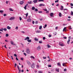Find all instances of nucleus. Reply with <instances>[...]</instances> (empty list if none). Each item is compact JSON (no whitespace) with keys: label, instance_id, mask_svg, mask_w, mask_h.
I'll return each instance as SVG.
<instances>
[{"label":"nucleus","instance_id":"61","mask_svg":"<svg viewBox=\"0 0 73 73\" xmlns=\"http://www.w3.org/2000/svg\"><path fill=\"white\" fill-rule=\"evenodd\" d=\"M43 58L44 59H46V57H43Z\"/></svg>","mask_w":73,"mask_h":73},{"label":"nucleus","instance_id":"2","mask_svg":"<svg viewBox=\"0 0 73 73\" xmlns=\"http://www.w3.org/2000/svg\"><path fill=\"white\" fill-rule=\"evenodd\" d=\"M59 45L61 46H65V44L64 43H62L61 42H59Z\"/></svg>","mask_w":73,"mask_h":73},{"label":"nucleus","instance_id":"44","mask_svg":"<svg viewBox=\"0 0 73 73\" xmlns=\"http://www.w3.org/2000/svg\"><path fill=\"white\" fill-rule=\"evenodd\" d=\"M59 0H57L55 1V3H58V2Z\"/></svg>","mask_w":73,"mask_h":73},{"label":"nucleus","instance_id":"45","mask_svg":"<svg viewBox=\"0 0 73 73\" xmlns=\"http://www.w3.org/2000/svg\"><path fill=\"white\" fill-rule=\"evenodd\" d=\"M48 37H52V35H48Z\"/></svg>","mask_w":73,"mask_h":73},{"label":"nucleus","instance_id":"33","mask_svg":"<svg viewBox=\"0 0 73 73\" xmlns=\"http://www.w3.org/2000/svg\"><path fill=\"white\" fill-rule=\"evenodd\" d=\"M35 7H32V10H35Z\"/></svg>","mask_w":73,"mask_h":73},{"label":"nucleus","instance_id":"21","mask_svg":"<svg viewBox=\"0 0 73 73\" xmlns=\"http://www.w3.org/2000/svg\"><path fill=\"white\" fill-rule=\"evenodd\" d=\"M40 32H41V31L38 30L36 31V33H40Z\"/></svg>","mask_w":73,"mask_h":73},{"label":"nucleus","instance_id":"15","mask_svg":"<svg viewBox=\"0 0 73 73\" xmlns=\"http://www.w3.org/2000/svg\"><path fill=\"white\" fill-rule=\"evenodd\" d=\"M60 70V69L59 68H56V70L58 72H59V70Z\"/></svg>","mask_w":73,"mask_h":73},{"label":"nucleus","instance_id":"53","mask_svg":"<svg viewBox=\"0 0 73 73\" xmlns=\"http://www.w3.org/2000/svg\"><path fill=\"white\" fill-rule=\"evenodd\" d=\"M43 40H45V37H44L43 38Z\"/></svg>","mask_w":73,"mask_h":73},{"label":"nucleus","instance_id":"3","mask_svg":"<svg viewBox=\"0 0 73 73\" xmlns=\"http://www.w3.org/2000/svg\"><path fill=\"white\" fill-rule=\"evenodd\" d=\"M26 52L27 54H29L30 53V50L29 48L26 49Z\"/></svg>","mask_w":73,"mask_h":73},{"label":"nucleus","instance_id":"30","mask_svg":"<svg viewBox=\"0 0 73 73\" xmlns=\"http://www.w3.org/2000/svg\"><path fill=\"white\" fill-rule=\"evenodd\" d=\"M9 10H10V11H13V10H12V8H10V9H9Z\"/></svg>","mask_w":73,"mask_h":73},{"label":"nucleus","instance_id":"46","mask_svg":"<svg viewBox=\"0 0 73 73\" xmlns=\"http://www.w3.org/2000/svg\"><path fill=\"white\" fill-rule=\"evenodd\" d=\"M19 20H20V21L22 20V18H21V17H19Z\"/></svg>","mask_w":73,"mask_h":73},{"label":"nucleus","instance_id":"4","mask_svg":"<svg viewBox=\"0 0 73 73\" xmlns=\"http://www.w3.org/2000/svg\"><path fill=\"white\" fill-rule=\"evenodd\" d=\"M41 49V47L40 46H39L38 47L36 48V50L38 51H40Z\"/></svg>","mask_w":73,"mask_h":73},{"label":"nucleus","instance_id":"5","mask_svg":"<svg viewBox=\"0 0 73 73\" xmlns=\"http://www.w3.org/2000/svg\"><path fill=\"white\" fill-rule=\"evenodd\" d=\"M31 68H33V69H34V68H35V64L34 63H33V64H32L31 66Z\"/></svg>","mask_w":73,"mask_h":73},{"label":"nucleus","instance_id":"28","mask_svg":"<svg viewBox=\"0 0 73 73\" xmlns=\"http://www.w3.org/2000/svg\"><path fill=\"white\" fill-rule=\"evenodd\" d=\"M66 27H64L63 29V31L64 32V31L66 30Z\"/></svg>","mask_w":73,"mask_h":73},{"label":"nucleus","instance_id":"49","mask_svg":"<svg viewBox=\"0 0 73 73\" xmlns=\"http://www.w3.org/2000/svg\"><path fill=\"white\" fill-rule=\"evenodd\" d=\"M16 60H17V61L19 60V59H18V58H17V57H16Z\"/></svg>","mask_w":73,"mask_h":73},{"label":"nucleus","instance_id":"26","mask_svg":"<svg viewBox=\"0 0 73 73\" xmlns=\"http://www.w3.org/2000/svg\"><path fill=\"white\" fill-rule=\"evenodd\" d=\"M66 64V63H63L62 64L63 66H65V64Z\"/></svg>","mask_w":73,"mask_h":73},{"label":"nucleus","instance_id":"19","mask_svg":"<svg viewBox=\"0 0 73 73\" xmlns=\"http://www.w3.org/2000/svg\"><path fill=\"white\" fill-rule=\"evenodd\" d=\"M68 28L70 29H72V28L71 27V26H68Z\"/></svg>","mask_w":73,"mask_h":73},{"label":"nucleus","instance_id":"41","mask_svg":"<svg viewBox=\"0 0 73 73\" xmlns=\"http://www.w3.org/2000/svg\"><path fill=\"white\" fill-rule=\"evenodd\" d=\"M18 28H19V27H17L15 28V29L17 30L18 29Z\"/></svg>","mask_w":73,"mask_h":73},{"label":"nucleus","instance_id":"54","mask_svg":"<svg viewBox=\"0 0 73 73\" xmlns=\"http://www.w3.org/2000/svg\"><path fill=\"white\" fill-rule=\"evenodd\" d=\"M32 24H35V21H33Z\"/></svg>","mask_w":73,"mask_h":73},{"label":"nucleus","instance_id":"48","mask_svg":"<svg viewBox=\"0 0 73 73\" xmlns=\"http://www.w3.org/2000/svg\"><path fill=\"white\" fill-rule=\"evenodd\" d=\"M24 55H25V56H27V54H26L24 52Z\"/></svg>","mask_w":73,"mask_h":73},{"label":"nucleus","instance_id":"60","mask_svg":"<svg viewBox=\"0 0 73 73\" xmlns=\"http://www.w3.org/2000/svg\"><path fill=\"white\" fill-rule=\"evenodd\" d=\"M66 70V69H64V72H65Z\"/></svg>","mask_w":73,"mask_h":73},{"label":"nucleus","instance_id":"37","mask_svg":"<svg viewBox=\"0 0 73 73\" xmlns=\"http://www.w3.org/2000/svg\"><path fill=\"white\" fill-rule=\"evenodd\" d=\"M71 15L72 16L73 15V12L72 11H71Z\"/></svg>","mask_w":73,"mask_h":73},{"label":"nucleus","instance_id":"7","mask_svg":"<svg viewBox=\"0 0 73 73\" xmlns=\"http://www.w3.org/2000/svg\"><path fill=\"white\" fill-rule=\"evenodd\" d=\"M27 62L29 65L30 66L31 65V62H29V61L28 60H27Z\"/></svg>","mask_w":73,"mask_h":73},{"label":"nucleus","instance_id":"23","mask_svg":"<svg viewBox=\"0 0 73 73\" xmlns=\"http://www.w3.org/2000/svg\"><path fill=\"white\" fill-rule=\"evenodd\" d=\"M70 39H69L67 41V44H69V42H70Z\"/></svg>","mask_w":73,"mask_h":73},{"label":"nucleus","instance_id":"62","mask_svg":"<svg viewBox=\"0 0 73 73\" xmlns=\"http://www.w3.org/2000/svg\"><path fill=\"white\" fill-rule=\"evenodd\" d=\"M49 11H46V13H49Z\"/></svg>","mask_w":73,"mask_h":73},{"label":"nucleus","instance_id":"17","mask_svg":"<svg viewBox=\"0 0 73 73\" xmlns=\"http://www.w3.org/2000/svg\"><path fill=\"white\" fill-rule=\"evenodd\" d=\"M62 14H61V13H59V17H61L62 16Z\"/></svg>","mask_w":73,"mask_h":73},{"label":"nucleus","instance_id":"43","mask_svg":"<svg viewBox=\"0 0 73 73\" xmlns=\"http://www.w3.org/2000/svg\"><path fill=\"white\" fill-rule=\"evenodd\" d=\"M42 11H41L38 12V13H42Z\"/></svg>","mask_w":73,"mask_h":73},{"label":"nucleus","instance_id":"58","mask_svg":"<svg viewBox=\"0 0 73 73\" xmlns=\"http://www.w3.org/2000/svg\"><path fill=\"white\" fill-rule=\"evenodd\" d=\"M11 59L12 60H13V57L12 56H11Z\"/></svg>","mask_w":73,"mask_h":73},{"label":"nucleus","instance_id":"12","mask_svg":"<svg viewBox=\"0 0 73 73\" xmlns=\"http://www.w3.org/2000/svg\"><path fill=\"white\" fill-rule=\"evenodd\" d=\"M7 29H11V27H10L9 26H8L7 27Z\"/></svg>","mask_w":73,"mask_h":73},{"label":"nucleus","instance_id":"6","mask_svg":"<svg viewBox=\"0 0 73 73\" xmlns=\"http://www.w3.org/2000/svg\"><path fill=\"white\" fill-rule=\"evenodd\" d=\"M15 19V17H11L10 18L9 20H13Z\"/></svg>","mask_w":73,"mask_h":73},{"label":"nucleus","instance_id":"1","mask_svg":"<svg viewBox=\"0 0 73 73\" xmlns=\"http://www.w3.org/2000/svg\"><path fill=\"white\" fill-rule=\"evenodd\" d=\"M29 37L27 36L25 39H24L25 40H27V41L29 42H31L32 40H29Z\"/></svg>","mask_w":73,"mask_h":73},{"label":"nucleus","instance_id":"55","mask_svg":"<svg viewBox=\"0 0 73 73\" xmlns=\"http://www.w3.org/2000/svg\"><path fill=\"white\" fill-rule=\"evenodd\" d=\"M48 67H52V66L51 65H48Z\"/></svg>","mask_w":73,"mask_h":73},{"label":"nucleus","instance_id":"59","mask_svg":"<svg viewBox=\"0 0 73 73\" xmlns=\"http://www.w3.org/2000/svg\"><path fill=\"white\" fill-rule=\"evenodd\" d=\"M70 5H71V6H73V3H71L70 4Z\"/></svg>","mask_w":73,"mask_h":73},{"label":"nucleus","instance_id":"27","mask_svg":"<svg viewBox=\"0 0 73 73\" xmlns=\"http://www.w3.org/2000/svg\"><path fill=\"white\" fill-rule=\"evenodd\" d=\"M39 43L40 44H42V40L40 41L39 42Z\"/></svg>","mask_w":73,"mask_h":73},{"label":"nucleus","instance_id":"24","mask_svg":"<svg viewBox=\"0 0 73 73\" xmlns=\"http://www.w3.org/2000/svg\"><path fill=\"white\" fill-rule=\"evenodd\" d=\"M47 46H48L47 48H50V46L48 45V44L47 45Z\"/></svg>","mask_w":73,"mask_h":73},{"label":"nucleus","instance_id":"13","mask_svg":"<svg viewBox=\"0 0 73 73\" xmlns=\"http://www.w3.org/2000/svg\"><path fill=\"white\" fill-rule=\"evenodd\" d=\"M27 21H28V22H31V19H28L27 20Z\"/></svg>","mask_w":73,"mask_h":73},{"label":"nucleus","instance_id":"29","mask_svg":"<svg viewBox=\"0 0 73 73\" xmlns=\"http://www.w3.org/2000/svg\"><path fill=\"white\" fill-rule=\"evenodd\" d=\"M35 41H38V39H37L36 38H35Z\"/></svg>","mask_w":73,"mask_h":73},{"label":"nucleus","instance_id":"56","mask_svg":"<svg viewBox=\"0 0 73 73\" xmlns=\"http://www.w3.org/2000/svg\"><path fill=\"white\" fill-rule=\"evenodd\" d=\"M43 10L45 11H47V9H44Z\"/></svg>","mask_w":73,"mask_h":73},{"label":"nucleus","instance_id":"51","mask_svg":"<svg viewBox=\"0 0 73 73\" xmlns=\"http://www.w3.org/2000/svg\"><path fill=\"white\" fill-rule=\"evenodd\" d=\"M14 56H15V57H17V56L16 54H14Z\"/></svg>","mask_w":73,"mask_h":73},{"label":"nucleus","instance_id":"11","mask_svg":"<svg viewBox=\"0 0 73 73\" xmlns=\"http://www.w3.org/2000/svg\"><path fill=\"white\" fill-rule=\"evenodd\" d=\"M63 9H64V7H63V6H61L60 10H61V11H62V10H63Z\"/></svg>","mask_w":73,"mask_h":73},{"label":"nucleus","instance_id":"39","mask_svg":"<svg viewBox=\"0 0 73 73\" xmlns=\"http://www.w3.org/2000/svg\"><path fill=\"white\" fill-rule=\"evenodd\" d=\"M24 8L25 9H27V6H25V7H24Z\"/></svg>","mask_w":73,"mask_h":73},{"label":"nucleus","instance_id":"63","mask_svg":"<svg viewBox=\"0 0 73 73\" xmlns=\"http://www.w3.org/2000/svg\"><path fill=\"white\" fill-rule=\"evenodd\" d=\"M44 27H47V25L46 24L45 25Z\"/></svg>","mask_w":73,"mask_h":73},{"label":"nucleus","instance_id":"16","mask_svg":"<svg viewBox=\"0 0 73 73\" xmlns=\"http://www.w3.org/2000/svg\"><path fill=\"white\" fill-rule=\"evenodd\" d=\"M28 4H32V1H28Z\"/></svg>","mask_w":73,"mask_h":73},{"label":"nucleus","instance_id":"34","mask_svg":"<svg viewBox=\"0 0 73 73\" xmlns=\"http://www.w3.org/2000/svg\"><path fill=\"white\" fill-rule=\"evenodd\" d=\"M38 1L40 2L41 1L44 2V0H38Z\"/></svg>","mask_w":73,"mask_h":73},{"label":"nucleus","instance_id":"47","mask_svg":"<svg viewBox=\"0 0 73 73\" xmlns=\"http://www.w3.org/2000/svg\"><path fill=\"white\" fill-rule=\"evenodd\" d=\"M7 16V14H4V15H3V16Z\"/></svg>","mask_w":73,"mask_h":73},{"label":"nucleus","instance_id":"31","mask_svg":"<svg viewBox=\"0 0 73 73\" xmlns=\"http://www.w3.org/2000/svg\"><path fill=\"white\" fill-rule=\"evenodd\" d=\"M35 11L36 12H37V11H38V9H37L36 8L35 10Z\"/></svg>","mask_w":73,"mask_h":73},{"label":"nucleus","instance_id":"35","mask_svg":"<svg viewBox=\"0 0 73 73\" xmlns=\"http://www.w3.org/2000/svg\"><path fill=\"white\" fill-rule=\"evenodd\" d=\"M6 37H8L9 36V35L8 34H6Z\"/></svg>","mask_w":73,"mask_h":73},{"label":"nucleus","instance_id":"38","mask_svg":"<svg viewBox=\"0 0 73 73\" xmlns=\"http://www.w3.org/2000/svg\"><path fill=\"white\" fill-rule=\"evenodd\" d=\"M26 16V17H27V16H28V13H27L25 15Z\"/></svg>","mask_w":73,"mask_h":73},{"label":"nucleus","instance_id":"14","mask_svg":"<svg viewBox=\"0 0 73 73\" xmlns=\"http://www.w3.org/2000/svg\"><path fill=\"white\" fill-rule=\"evenodd\" d=\"M37 0H34V1H33V3H36L37 2Z\"/></svg>","mask_w":73,"mask_h":73},{"label":"nucleus","instance_id":"64","mask_svg":"<svg viewBox=\"0 0 73 73\" xmlns=\"http://www.w3.org/2000/svg\"><path fill=\"white\" fill-rule=\"evenodd\" d=\"M54 35H56V33L55 32L54 33Z\"/></svg>","mask_w":73,"mask_h":73},{"label":"nucleus","instance_id":"22","mask_svg":"<svg viewBox=\"0 0 73 73\" xmlns=\"http://www.w3.org/2000/svg\"><path fill=\"white\" fill-rule=\"evenodd\" d=\"M3 12H4V11L3 10H0V13H3Z\"/></svg>","mask_w":73,"mask_h":73},{"label":"nucleus","instance_id":"8","mask_svg":"<svg viewBox=\"0 0 73 73\" xmlns=\"http://www.w3.org/2000/svg\"><path fill=\"white\" fill-rule=\"evenodd\" d=\"M24 1H21L19 2V3L21 5H23L24 4Z\"/></svg>","mask_w":73,"mask_h":73},{"label":"nucleus","instance_id":"40","mask_svg":"<svg viewBox=\"0 0 73 73\" xmlns=\"http://www.w3.org/2000/svg\"><path fill=\"white\" fill-rule=\"evenodd\" d=\"M4 31H7V29L6 28H4L3 29Z\"/></svg>","mask_w":73,"mask_h":73},{"label":"nucleus","instance_id":"57","mask_svg":"<svg viewBox=\"0 0 73 73\" xmlns=\"http://www.w3.org/2000/svg\"><path fill=\"white\" fill-rule=\"evenodd\" d=\"M63 38H64V39H66L67 38V37H64Z\"/></svg>","mask_w":73,"mask_h":73},{"label":"nucleus","instance_id":"18","mask_svg":"<svg viewBox=\"0 0 73 73\" xmlns=\"http://www.w3.org/2000/svg\"><path fill=\"white\" fill-rule=\"evenodd\" d=\"M31 58H33V59H35V58L34 56H31Z\"/></svg>","mask_w":73,"mask_h":73},{"label":"nucleus","instance_id":"42","mask_svg":"<svg viewBox=\"0 0 73 73\" xmlns=\"http://www.w3.org/2000/svg\"><path fill=\"white\" fill-rule=\"evenodd\" d=\"M36 68H39V65H38V64H37L36 65Z\"/></svg>","mask_w":73,"mask_h":73},{"label":"nucleus","instance_id":"20","mask_svg":"<svg viewBox=\"0 0 73 73\" xmlns=\"http://www.w3.org/2000/svg\"><path fill=\"white\" fill-rule=\"evenodd\" d=\"M57 65L58 66H61V64H60V62L58 63Z\"/></svg>","mask_w":73,"mask_h":73},{"label":"nucleus","instance_id":"25","mask_svg":"<svg viewBox=\"0 0 73 73\" xmlns=\"http://www.w3.org/2000/svg\"><path fill=\"white\" fill-rule=\"evenodd\" d=\"M14 42H13L12 41H11V43L12 45H13V44Z\"/></svg>","mask_w":73,"mask_h":73},{"label":"nucleus","instance_id":"50","mask_svg":"<svg viewBox=\"0 0 73 73\" xmlns=\"http://www.w3.org/2000/svg\"><path fill=\"white\" fill-rule=\"evenodd\" d=\"M35 23L36 24H38V21H36L35 22Z\"/></svg>","mask_w":73,"mask_h":73},{"label":"nucleus","instance_id":"32","mask_svg":"<svg viewBox=\"0 0 73 73\" xmlns=\"http://www.w3.org/2000/svg\"><path fill=\"white\" fill-rule=\"evenodd\" d=\"M42 28V26H40L39 28V29L41 30V29Z\"/></svg>","mask_w":73,"mask_h":73},{"label":"nucleus","instance_id":"10","mask_svg":"<svg viewBox=\"0 0 73 73\" xmlns=\"http://www.w3.org/2000/svg\"><path fill=\"white\" fill-rule=\"evenodd\" d=\"M50 16L51 17H53V13H50Z\"/></svg>","mask_w":73,"mask_h":73},{"label":"nucleus","instance_id":"36","mask_svg":"<svg viewBox=\"0 0 73 73\" xmlns=\"http://www.w3.org/2000/svg\"><path fill=\"white\" fill-rule=\"evenodd\" d=\"M38 72L39 73H42V71H39Z\"/></svg>","mask_w":73,"mask_h":73},{"label":"nucleus","instance_id":"52","mask_svg":"<svg viewBox=\"0 0 73 73\" xmlns=\"http://www.w3.org/2000/svg\"><path fill=\"white\" fill-rule=\"evenodd\" d=\"M21 60H24V58H21Z\"/></svg>","mask_w":73,"mask_h":73},{"label":"nucleus","instance_id":"9","mask_svg":"<svg viewBox=\"0 0 73 73\" xmlns=\"http://www.w3.org/2000/svg\"><path fill=\"white\" fill-rule=\"evenodd\" d=\"M42 6H45V5L43 4H40L39 5V7H41Z\"/></svg>","mask_w":73,"mask_h":73}]
</instances>
